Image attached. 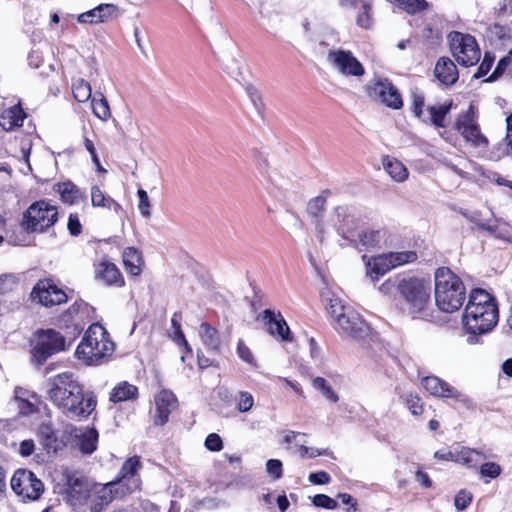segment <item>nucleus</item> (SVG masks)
I'll return each instance as SVG.
<instances>
[{
    "label": "nucleus",
    "mask_w": 512,
    "mask_h": 512,
    "mask_svg": "<svg viewBox=\"0 0 512 512\" xmlns=\"http://www.w3.org/2000/svg\"><path fill=\"white\" fill-rule=\"evenodd\" d=\"M395 391L403 399L406 407L413 415L418 416L423 413L424 404L418 394L412 392L402 394L399 386L395 388Z\"/></svg>",
    "instance_id": "obj_35"
},
{
    "label": "nucleus",
    "mask_w": 512,
    "mask_h": 512,
    "mask_svg": "<svg viewBox=\"0 0 512 512\" xmlns=\"http://www.w3.org/2000/svg\"><path fill=\"white\" fill-rule=\"evenodd\" d=\"M91 201L95 207H103L118 212L120 205L109 194H91Z\"/></svg>",
    "instance_id": "obj_43"
},
{
    "label": "nucleus",
    "mask_w": 512,
    "mask_h": 512,
    "mask_svg": "<svg viewBox=\"0 0 512 512\" xmlns=\"http://www.w3.org/2000/svg\"><path fill=\"white\" fill-rule=\"evenodd\" d=\"M366 266L367 274L372 280H377L380 276L393 269L389 253L370 258L367 261Z\"/></svg>",
    "instance_id": "obj_25"
},
{
    "label": "nucleus",
    "mask_w": 512,
    "mask_h": 512,
    "mask_svg": "<svg viewBox=\"0 0 512 512\" xmlns=\"http://www.w3.org/2000/svg\"><path fill=\"white\" fill-rule=\"evenodd\" d=\"M205 447L213 452H218L223 448L221 437L216 433H210L205 439Z\"/></svg>",
    "instance_id": "obj_53"
},
{
    "label": "nucleus",
    "mask_w": 512,
    "mask_h": 512,
    "mask_svg": "<svg viewBox=\"0 0 512 512\" xmlns=\"http://www.w3.org/2000/svg\"><path fill=\"white\" fill-rule=\"evenodd\" d=\"M114 349V343L109 339L105 328L99 324H92L77 346L75 355L87 365H99L104 358L113 353Z\"/></svg>",
    "instance_id": "obj_5"
},
{
    "label": "nucleus",
    "mask_w": 512,
    "mask_h": 512,
    "mask_svg": "<svg viewBox=\"0 0 512 512\" xmlns=\"http://www.w3.org/2000/svg\"><path fill=\"white\" fill-rule=\"evenodd\" d=\"M58 220L57 207L40 200L32 203L23 216V227L31 233H43Z\"/></svg>",
    "instance_id": "obj_8"
},
{
    "label": "nucleus",
    "mask_w": 512,
    "mask_h": 512,
    "mask_svg": "<svg viewBox=\"0 0 512 512\" xmlns=\"http://www.w3.org/2000/svg\"><path fill=\"white\" fill-rule=\"evenodd\" d=\"M434 457L439 460L455 462V446L449 450L442 449L435 452Z\"/></svg>",
    "instance_id": "obj_64"
},
{
    "label": "nucleus",
    "mask_w": 512,
    "mask_h": 512,
    "mask_svg": "<svg viewBox=\"0 0 512 512\" xmlns=\"http://www.w3.org/2000/svg\"><path fill=\"white\" fill-rule=\"evenodd\" d=\"M395 285L396 290L405 301L408 313L413 318L431 320V283L429 279L419 277H402L395 282L391 280L382 284L380 289L387 292L389 287Z\"/></svg>",
    "instance_id": "obj_2"
},
{
    "label": "nucleus",
    "mask_w": 512,
    "mask_h": 512,
    "mask_svg": "<svg viewBox=\"0 0 512 512\" xmlns=\"http://www.w3.org/2000/svg\"><path fill=\"white\" fill-rule=\"evenodd\" d=\"M123 264L127 273L132 276L140 275L142 269V256L141 253L134 247H127L124 249L123 254Z\"/></svg>",
    "instance_id": "obj_30"
},
{
    "label": "nucleus",
    "mask_w": 512,
    "mask_h": 512,
    "mask_svg": "<svg viewBox=\"0 0 512 512\" xmlns=\"http://www.w3.org/2000/svg\"><path fill=\"white\" fill-rule=\"evenodd\" d=\"M383 236L384 235L380 230L361 231L357 235V246L361 245L366 250L375 248L379 246Z\"/></svg>",
    "instance_id": "obj_36"
},
{
    "label": "nucleus",
    "mask_w": 512,
    "mask_h": 512,
    "mask_svg": "<svg viewBox=\"0 0 512 512\" xmlns=\"http://www.w3.org/2000/svg\"><path fill=\"white\" fill-rule=\"evenodd\" d=\"M413 106L412 110L415 116L419 119H422L424 115L423 106H424V96L420 93L413 92Z\"/></svg>",
    "instance_id": "obj_55"
},
{
    "label": "nucleus",
    "mask_w": 512,
    "mask_h": 512,
    "mask_svg": "<svg viewBox=\"0 0 512 512\" xmlns=\"http://www.w3.org/2000/svg\"><path fill=\"white\" fill-rule=\"evenodd\" d=\"M95 278L107 286L122 287L125 283L120 270L107 259L95 264Z\"/></svg>",
    "instance_id": "obj_21"
},
{
    "label": "nucleus",
    "mask_w": 512,
    "mask_h": 512,
    "mask_svg": "<svg viewBox=\"0 0 512 512\" xmlns=\"http://www.w3.org/2000/svg\"><path fill=\"white\" fill-rule=\"evenodd\" d=\"M199 336L202 343L209 351L217 352L220 348V337L218 331L207 322L201 323L199 327Z\"/></svg>",
    "instance_id": "obj_32"
},
{
    "label": "nucleus",
    "mask_w": 512,
    "mask_h": 512,
    "mask_svg": "<svg viewBox=\"0 0 512 512\" xmlns=\"http://www.w3.org/2000/svg\"><path fill=\"white\" fill-rule=\"evenodd\" d=\"M493 62H494V58L492 56H490L489 53H485L484 58L478 68V71L475 74V77L480 78V77L485 76L490 71Z\"/></svg>",
    "instance_id": "obj_57"
},
{
    "label": "nucleus",
    "mask_w": 512,
    "mask_h": 512,
    "mask_svg": "<svg viewBox=\"0 0 512 512\" xmlns=\"http://www.w3.org/2000/svg\"><path fill=\"white\" fill-rule=\"evenodd\" d=\"M498 320L499 311L495 298L483 289L472 290L462 318L465 330L488 333L497 325Z\"/></svg>",
    "instance_id": "obj_3"
},
{
    "label": "nucleus",
    "mask_w": 512,
    "mask_h": 512,
    "mask_svg": "<svg viewBox=\"0 0 512 512\" xmlns=\"http://www.w3.org/2000/svg\"><path fill=\"white\" fill-rule=\"evenodd\" d=\"M360 2L361 7L356 17V23L361 28L369 29L373 23L371 14L372 0H360Z\"/></svg>",
    "instance_id": "obj_38"
},
{
    "label": "nucleus",
    "mask_w": 512,
    "mask_h": 512,
    "mask_svg": "<svg viewBox=\"0 0 512 512\" xmlns=\"http://www.w3.org/2000/svg\"><path fill=\"white\" fill-rule=\"evenodd\" d=\"M141 466L139 456H132L123 463L115 481L121 488V494L131 493L140 488L141 480L137 473Z\"/></svg>",
    "instance_id": "obj_14"
},
{
    "label": "nucleus",
    "mask_w": 512,
    "mask_h": 512,
    "mask_svg": "<svg viewBox=\"0 0 512 512\" xmlns=\"http://www.w3.org/2000/svg\"><path fill=\"white\" fill-rule=\"evenodd\" d=\"M139 200H138V209L140 211V214L144 218H149L151 216V200L149 198L148 194H138Z\"/></svg>",
    "instance_id": "obj_54"
},
{
    "label": "nucleus",
    "mask_w": 512,
    "mask_h": 512,
    "mask_svg": "<svg viewBox=\"0 0 512 512\" xmlns=\"http://www.w3.org/2000/svg\"><path fill=\"white\" fill-rule=\"evenodd\" d=\"M267 332L273 337H278L283 341H290V329L280 312L271 309H265L261 314Z\"/></svg>",
    "instance_id": "obj_19"
},
{
    "label": "nucleus",
    "mask_w": 512,
    "mask_h": 512,
    "mask_svg": "<svg viewBox=\"0 0 512 512\" xmlns=\"http://www.w3.org/2000/svg\"><path fill=\"white\" fill-rule=\"evenodd\" d=\"M330 313L335 321V327L355 340L367 338L371 329L361 316L349 306H344L339 300H332Z\"/></svg>",
    "instance_id": "obj_6"
},
{
    "label": "nucleus",
    "mask_w": 512,
    "mask_h": 512,
    "mask_svg": "<svg viewBox=\"0 0 512 512\" xmlns=\"http://www.w3.org/2000/svg\"><path fill=\"white\" fill-rule=\"evenodd\" d=\"M312 386L318 390L325 399L336 403L339 400L338 394L332 389L329 383L323 377H316L312 381Z\"/></svg>",
    "instance_id": "obj_41"
},
{
    "label": "nucleus",
    "mask_w": 512,
    "mask_h": 512,
    "mask_svg": "<svg viewBox=\"0 0 512 512\" xmlns=\"http://www.w3.org/2000/svg\"><path fill=\"white\" fill-rule=\"evenodd\" d=\"M93 114L102 121L111 118V110L107 99L100 94V98L93 97L91 101Z\"/></svg>",
    "instance_id": "obj_37"
},
{
    "label": "nucleus",
    "mask_w": 512,
    "mask_h": 512,
    "mask_svg": "<svg viewBox=\"0 0 512 512\" xmlns=\"http://www.w3.org/2000/svg\"><path fill=\"white\" fill-rule=\"evenodd\" d=\"M330 66L344 76L360 77L365 69L351 51L343 49H331L327 54Z\"/></svg>",
    "instance_id": "obj_13"
},
{
    "label": "nucleus",
    "mask_w": 512,
    "mask_h": 512,
    "mask_svg": "<svg viewBox=\"0 0 512 512\" xmlns=\"http://www.w3.org/2000/svg\"><path fill=\"white\" fill-rule=\"evenodd\" d=\"M312 503L316 507L333 510L338 507V503L333 498L325 494H317L312 498Z\"/></svg>",
    "instance_id": "obj_47"
},
{
    "label": "nucleus",
    "mask_w": 512,
    "mask_h": 512,
    "mask_svg": "<svg viewBox=\"0 0 512 512\" xmlns=\"http://www.w3.org/2000/svg\"><path fill=\"white\" fill-rule=\"evenodd\" d=\"M450 49L458 64L470 67L480 60V49L475 38L469 34L453 31L448 35Z\"/></svg>",
    "instance_id": "obj_10"
},
{
    "label": "nucleus",
    "mask_w": 512,
    "mask_h": 512,
    "mask_svg": "<svg viewBox=\"0 0 512 512\" xmlns=\"http://www.w3.org/2000/svg\"><path fill=\"white\" fill-rule=\"evenodd\" d=\"M253 159L257 169L272 178L273 174H277L279 171V165L274 158H270L269 155L261 150L254 149L252 151Z\"/></svg>",
    "instance_id": "obj_29"
},
{
    "label": "nucleus",
    "mask_w": 512,
    "mask_h": 512,
    "mask_svg": "<svg viewBox=\"0 0 512 512\" xmlns=\"http://www.w3.org/2000/svg\"><path fill=\"white\" fill-rule=\"evenodd\" d=\"M326 203V198L323 195H318L311 199L307 205V213L315 218L318 219L321 214L324 211V206Z\"/></svg>",
    "instance_id": "obj_44"
},
{
    "label": "nucleus",
    "mask_w": 512,
    "mask_h": 512,
    "mask_svg": "<svg viewBox=\"0 0 512 512\" xmlns=\"http://www.w3.org/2000/svg\"><path fill=\"white\" fill-rule=\"evenodd\" d=\"M18 278L13 274L0 275V294H5L18 287Z\"/></svg>",
    "instance_id": "obj_45"
},
{
    "label": "nucleus",
    "mask_w": 512,
    "mask_h": 512,
    "mask_svg": "<svg viewBox=\"0 0 512 512\" xmlns=\"http://www.w3.org/2000/svg\"><path fill=\"white\" fill-rule=\"evenodd\" d=\"M267 472L274 478L279 479L282 476V462L278 459H270L266 463Z\"/></svg>",
    "instance_id": "obj_56"
},
{
    "label": "nucleus",
    "mask_w": 512,
    "mask_h": 512,
    "mask_svg": "<svg viewBox=\"0 0 512 512\" xmlns=\"http://www.w3.org/2000/svg\"><path fill=\"white\" fill-rule=\"evenodd\" d=\"M31 296L46 307L60 305L68 299L66 293L50 279L39 280L33 287Z\"/></svg>",
    "instance_id": "obj_15"
},
{
    "label": "nucleus",
    "mask_w": 512,
    "mask_h": 512,
    "mask_svg": "<svg viewBox=\"0 0 512 512\" xmlns=\"http://www.w3.org/2000/svg\"><path fill=\"white\" fill-rule=\"evenodd\" d=\"M25 118L26 114L18 103L0 114V127L7 132L12 131L21 127Z\"/></svg>",
    "instance_id": "obj_23"
},
{
    "label": "nucleus",
    "mask_w": 512,
    "mask_h": 512,
    "mask_svg": "<svg viewBox=\"0 0 512 512\" xmlns=\"http://www.w3.org/2000/svg\"><path fill=\"white\" fill-rule=\"evenodd\" d=\"M72 92L74 98L81 103L88 101L92 95V89L90 84L81 78L73 82Z\"/></svg>",
    "instance_id": "obj_40"
},
{
    "label": "nucleus",
    "mask_w": 512,
    "mask_h": 512,
    "mask_svg": "<svg viewBox=\"0 0 512 512\" xmlns=\"http://www.w3.org/2000/svg\"><path fill=\"white\" fill-rule=\"evenodd\" d=\"M507 134L505 137L507 154L512 157V113L506 119Z\"/></svg>",
    "instance_id": "obj_63"
},
{
    "label": "nucleus",
    "mask_w": 512,
    "mask_h": 512,
    "mask_svg": "<svg viewBox=\"0 0 512 512\" xmlns=\"http://www.w3.org/2000/svg\"><path fill=\"white\" fill-rule=\"evenodd\" d=\"M47 393L50 401L70 419L88 418L97 405L94 392L84 391L71 372L59 373L50 378Z\"/></svg>",
    "instance_id": "obj_1"
},
{
    "label": "nucleus",
    "mask_w": 512,
    "mask_h": 512,
    "mask_svg": "<svg viewBox=\"0 0 512 512\" xmlns=\"http://www.w3.org/2000/svg\"><path fill=\"white\" fill-rule=\"evenodd\" d=\"M463 216L469 219L471 222L475 223L480 229L486 231V227L490 226V222L484 221L481 218V213L479 211H460Z\"/></svg>",
    "instance_id": "obj_52"
},
{
    "label": "nucleus",
    "mask_w": 512,
    "mask_h": 512,
    "mask_svg": "<svg viewBox=\"0 0 512 512\" xmlns=\"http://www.w3.org/2000/svg\"><path fill=\"white\" fill-rule=\"evenodd\" d=\"M457 128L465 140L470 142L473 146L482 149L487 147L488 140L481 133L480 128L474 119V114L471 108L459 117L457 121Z\"/></svg>",
    "instance_id": "obj_16"
},
{
    "label": "nucleus",
    "mask_w": 512,
    "mask_h": 512,
    "mask_svg": "<svg viewBox=\"0 0 512 512\" xmlns=\"http://www.w3.org/2000/svg\"><path fill=\"white\" fill-rule=\"evenodd\" d=\"M435 302L439 310L446 313L457 311L466 297L465 286L450 268L440 267L435 275Z\"/></svg>",
    "instance_id": "obj_4"
},
{
    "label": "nucleus",
    "mask_w": 512,
    "mask_h": 512,
    "mask_svg": "<svg viewBox=\"0 0 512 512\" xmlns=\"http://www.w3.org/2000/svg\"><path fill=\"white\" fill-rule=\"evenodd\" d=\"M35 344L32 358L37 365H42L52 355L65 351L71 345L65 337L55 329H40L35 332Z\"/></svg>",
    "instance_id": "obj_7"
},
{
    "label": "nucleus",
    "mask_w": 512,
    "mask_h": 512,
    "mask_svg": "<svg viewBox=\"0 0 512 512\" xmlns=\"http://www.w3.org/2000/svg\"><path fill=\"white\" fill-rule=\"evenodd\" d=\"M480 473L483 477L496 478L501 473V467L495 462H486L481 465Z\"/></svg>",
    "instance_id": "obj_50"
},
{
    "label": "nucleus",
    "mask_w": 512,
    "mask_h": 512,
    "mask_svg": "<svg viewBox=\"0 0 512 512\" xmlns=\"http://www.w3.org/2000/svg\"><path fill=\"white\" fill-rule=\"evenodd\" d=\"M237 354L243 361L253 364L254 358L252 352L242 341L238 342Z\"/></svg>",
    "instance_id": "obj_60"
},
{
    "label": "nucleus",
    "mask_w": 512,
    "mask_h": 512,
    "mask_svg": "<svg viewBox=\"0 0 512 512\" xmlns=\"http://www.w3.org/2000/svg\"><path fill=\"white\" fill-rule=\"evenodd\" d=\"M156 412L154 415V423L156 425H164L170 413L177 407V398L170 390H162L155 397Z\"/></svg>",
    "instance_id": "obj_20"
},
{
    "label": "nucleus",
    "mask_w": 512,
    "mask_h": 512,
    "mask_svg": "<svg viewBox=\"0 0 512 512\" xmlns=\"http://www.w3.org/2000/svg\"><path fill=\"white\" fill-rule=\"evenodd\" d=\"M67 227L70 234L73 236H78L81 233L82 226L76 214H70Z\"/></svg>",
    "instance_id": "obj_61"
},
{
    "label": "nucleus",
    "mask_w": 512,
    "mask_h": 512,
    "mask_svg": "<svg viewBox=\"0 0 512 512\" xmlns=\"http://www.w3.org/2000/svg\"><path fill=\"white\" fill-rule=\"evenodd\" d=\"M254 405V397L248 391H240L238 393L237 409L242 413H246L252 409Z\"/></svg>",
    "instance_id": "obj_46"
},
{
    "label": "nucleus",
    "mask_w": 512,
    "mask_h": 512,
    "mask_svg": "<svg viewBox=\"0 0 512 512\" xmlns=\"http://www.w3.org/2000/svg\"><path fill=\"white\" fill-rule=\"evenodd\" d=\"M138 388L126 381L118 383L110 393V401L114 403L136 399Z\"/></svg>",
    "instance_id": "obj_33"
},
{
    "label": "nucleus",
    "mask_w": 512,
    "mask_h": 512,
    "mask_svg": "<svg viewBox=\"0 0 512 512\" xmlns=\"http://www.w3.org/2000/svg\"><path fill=\"white\" fill-rule=\"evenodd\" d=\"M121 488L115 482L105 485L92 484V495L89 500L90 512H102L105 506L112 502Z\"/></svg>",
    "instance_id": "obj_17"
},
{
    "label": "nucleus",
    "mask_w": 512,
    "mask_h": 512,
    "mask_svg": "<svg viewBox=\"0 0 512 512\" xmlns=\"http://www.w3.org/2000/svg\"><path fill=\"white\" fill-rule=\"evenodd\" d=\"M367 92L370 98L389 108L400 109L403 106L401 94L388 78L375 77L367 85Z\"/></svg>",
    "instance_id": "obj_12"
},
{
    "label": "nucleus",
    "mask_w": 512,
    "mask_h": 512,
    "mask_svg": "<svg viewBox=\"0 0 512 512\" xmlns=\"http://www.w3.org/2000/svg\"><path fill=\"white\" fill-rule=\"evenodd\" d=\"M421 384L427 392L435 397L464 401V395L461 392L437 376H426L422 378Z\"/></svg>",
    "instance_id": "obj_18"
},
{
    "label": "nucleus",
    "mask_w": 512,
    "mask_h": 512,
    "mask_svg": "<svg viewBox=\"0 0 512 512\" xmlns=\"http://www.w3.org/2000/svg\"><path fill=\"white\" fill-rule=\"evenodd\" d=\"M116 11L113 4H100L94 9L84 12L78 16L80 23L97 24L110 18Z\"/></svg>",
    "instance_id": "obj_24"
},
{
    "label": "nucleus",
    "mask_w": 512,
    "mask_h": 512,
    "mask_svg": "<svg viewBox=\"0 0 512 512\" xmlns=\"http://www.w3.org/2000/svg\"><path fill=\"white\" fill-rule=\"evenodd\" d=\"M486 457L487 456L481 451L459 445L455 446V462L467 467H476L486 459Z\"/></svg>",
    "instance_id": "obj_26"
},
{
    "label": "nucleus",
    "mask_w": 512,
    "mask_h": 512,
    "mask_svg": "<svg viewBox=\"0 0 512 512\" xmlns=\"http://www.w3.org/2000/svg\"><path fill=\"white\" fill-rule=\"evenodd\" d=\"M26 390L22 388L15 389V404L19 410V414L23 416L30 415L36 411L35 405L25 398Z\"/></svg>",
    "instance_id": "obj_39"
},
{
    "label": "nucleus",
    "mask_w": 512,
    "mask_h": 512,
    "mask_svg": "<svg viewBox=\"0 0 512 512\" xmlns=\"http://www.w3.org/2000/svg\"><path fill=\"white\" fill-rule=\"evenodd\" d=\"M98 432L95 428H87L75 434L76 446L83 454H91L97 448Z\"/></svg>",
    "instance_id": "obj_27"
},
{
    "label": "nucleus",
    "mask_w": 512,
    "mask_h": 512,
    "mask_svg": "<svg viewBox=\"0 0 512 512\" xmlns=\"http://www.w3.org/2000/svg\"><path fill=\"white\" fill-rule=\"evenodd\" d=\"M64 500L74 509L87 505L92 495V483L77 472L66 470L63 473Z\"/></svg>",
    "instance_id": "obj_9"
},
{
    "label": "nucleus",
    "mask_w": 512,
    "mask_h": 512,
    "mask_svg": "<svg viewBox=\"0 0 512 512\" xmlns=\"http://www.w3.org/2000/svg\"><path fill=\"white\" fill-rule=\"evenodd\" d=\"M511 59H512V48L509 50L508 55L503 57L499 61L497 67L495 68V70L493 71L491 76L487 79V81L491 82V81L496 80L505 71L507 66L510 64Z\"/></svg>",
    "instance_id": "obj_51"
},
{
    "label": "nucleus",
    "mask_w": 512,
    "mask_h": 512,
    "mask_svg": "<svg viewBox=\"0 0 512 512\" xmlns=\"http://www.w3.org/2000/svg\"><path fill=\"white\" fill-rule=\"evenodd\" d=\"M472 501V495L466 490H460L454 499V504L457 510H465Z\"/></svg>",
    "instance_id": "obj_49"
},
{
    "label": "nucleus",
    "mask_w": 512,
    "mask_h": 512,
    "mask_svg": "<svg viewBox=\"0 0 512 512\" xmlns=\"http://www.w3.org/2000/svg\"><path fill=\"white\" fill-rule=\"evenodd\" d=\"M451 106V102L440 106H429L426 110L427 116H424L422 121L438 128L446 127L445 118L450 112Z\"/></svg>",
    "instance_id": "obj_28"
},
{
    "label": "nucleus",
    "mask_w": 512,
    "mask_h": 512,
    "mask_svg": "<svg viewBox=\"0 0 512 512\" xmlns=\"http://www.w3.org/2000/svg\"><path fill=\"white\" fill-rule=\"evenodd\" d=\"M382 165L388 175L397 182H402L408 177V170L402 162L390 156H384Z\"/></svg>",
    "instance_id": "obj_31"
},
{
    "label": "nucleus",
    "mask_w": 512,
    "mask_h": 512,
    "mask_svg": "<svg viewBox=\"0 0 512 512\" xmlns=\"http://www.w3.org/2000/svg\"><path fill=\"white\" fill-rule=\"evenodd\" d=\"M309 481L315 485H325L330 483L331 477L326 471H318L311 473L308 477Z\"/></svg>",
    "instance_id": "obj_58"
},
{
    "label": "nucleus",
    "mask_w": 512,
    "mask_h": 512,
    "mask_svg": "<svg viewBox=\"0 0 512 512\" xmlns=\"http://www.w3.org/2000/svg\"><path fill=\"white\" fill-rule=\"evenodd\" d=\"M10 485L15 494L23 501L37 500L44 491L42 481L27 469L16 470L11 478Z\"/></svg>",
    "instance_id": "obj_11"
},
{
    "label": "nucleus",
    "mask_w": 512,
    "mask_h": 512,
    "mask_svg": "<svg viewBox=\"0 0 512 512\" xmlns=\"http://www.w3.org/2000/svg\"><path fill=\"white\" fill-rule=\"evenodd\" d=\"M509 32L510 29L499 24L494 25L492 28V33L498 36L499 39L503 40V44H505V41L512 42V35H510Z\"/></svg>",
    "instance_id": "obj_62"
},
{
    "label": "nucleus",
    "mask_w": 512,
    "mask_h": 512,
    "mask_svg": "<svg viewBox=\"0 0 512 512\" xmlns=\"http://www.w3.org/2000/svg\"><path fill=\"white\" fill-rule=\"evenodd\" d=\"M171 324H172V327L174 328V340L178 344H183L185 349L190 352L191 348H190L188 342L186 341L185 336L181 330V324L177 319V314L173 315V317L171 319Z\"/></svg>",
    "instance_id": "obj_48"
},
{
    "label": "nucleus",
    "mask_w": 512,
    "mask_h": 512,
    "mask_svg": "<svg viewBox=\"0 0 512 512\" xmlns=\"http://www.w3.org/2000/svg\"><path fill=\"white\" fill-rule=\"evenodd\" d=\"M329 454L330 453H329L328 449L320 450L318 448L307 447V446H304V445H302L300 447V455H301V457L315 458L317 456L329 455Z\"/></svg>",
    "instance_id": "obj_59"
},
{
    "label": "nucleus",
    "mask_w": 512,
    "mask_h": 512,
    "mask_svg": "<svg viewBox=\"0 0 512 512\" xmlns=\"http://www.w3.org/2000/svg\"><path fill=\"white\" fill-rule=\"evenodd\" d=\"M389 257L392 261L393 268H396L404 264L415 262L417 260V253L412 250L390 252Z\"/></svg>",
    "instance_id": "obj_42"
},
{
    "label": "nucleus",
    "mask_w": 512,
    "mask_h": 512,
    "mask_svg": "<svg viewBox=\"0 0 512 512\" xmlns=\"http://www.w3.org/2000/svg\"><path fill=\"white\" fill-rule=\"evenodd\" d=\"M486 231L497 239L512 243V225L506 221L495 220L486 227Z\"/></svg>",
    "instance_id": "obj_34"
},
{
    "label": "nucleus",
    "mask_w": 512,
    "mask_h": 512,
    "mask_svg": "<svg viewBox=\"0 0 512 512\" xmlns=\"http://www.w3.org/2000/svg\"><path fill=\"white\" fill-rule=\"evenodd\" d=\"M435 77L444 85H453L458 80V70L453 61L447 57L440 58L434 69Z\"/></svg>",
    "instance_id": "obj_22"
}]
</instances>
